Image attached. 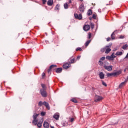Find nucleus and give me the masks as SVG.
<instances>
[{
  "instance_id": "nucleus-1",
  "label": "nucleus",
  "mask_w": 128,
  "mask_h": 128,
  "mask_svg": "<svg viewBox=\"0 0 128 128\" xmlns=\"http://www.w3.org/2000/svg\"><path fill=\"white\" fill-rule=\"evenodd\" d=\"M40 94L43 98H46L48 96V94L46 93V91L44 88L40 90Z\"/></svg>"
},
{
  "instance_id": "nucleus-2",
  "label": "nucleus",
  "mask_w": 128,
  "mask_h": 128,
  "mask_svg": "<svg viewBox=\"0 0 128 128\" xmlns=\"http://www.w3.org/2000/svg\"><path fill=\"white\" fill-rule=\"evenodd\" d=\"M112 43H110L109 45L106 46V51L105 54H110V52L112 50V49H110V48H112Z\"/></svg>"
},
{
  "instance_id": "nucleus-3",
  "label": "nucleus",
  "mask_w": 128,
  "mask_h": 128,
  "mask_svg": "<svg viewBox=\"0 0 128 128\" xmlns=\"http://www.w3.org/2000/svg\"><path fill=\"white\" fill-rule=\"evenodd\" d=\"M104 98H102V96L96 95L94 97V102H100V100H102Z\"/></svg>"
},
{
  "instance_id": "nucleus-4",
  "label": "nucleus",
  "mask_w": 128,
  "mask_h": 128,
  "mask_svg": "<svg viewBox=\"0 0 128 128\" xmlns=\"http://www.w3.org/2000/svg\"><path fill=\"white\" fill-rule=\"evenodd\" d=\"M79 8H80V12H81V14L84 12L85 8H84V3L82 2L80 4V6Z\"/></svg>"
},
{
  "instance_id": "nucleus-5",
  "label": "nucleus",
  "mask_w": 128,
  "mask_h": 128,
  "mask_svg": "<svg viewBox=\"0 0 128 128\" xmlns=\"http://www.w3.org/2000/svg\"><path fill=\"white\" fill-rule=\"evenodd\" d=\"M74 16L76 20H82V16L81 14H78L76 13L74 14Z\"/></svg>"
},
{
  "instance_id": "nucleus-6",
  "label": "nucleus",
  "mask_w": 128,
  "mask_h": 128,
  "mask_svg": "<svg viewBox=\"0 0 128 128\" xmlns=\"http://www.w3.org/2000/svg\"><path fill=\"white\" fill-rule=\"evenodd\" d=\"M104 68L108 72H112V66H104Z\"/></svg>"
},
{
  "instance_id": "nucleus-7",
  "label": "nucleus",
  "mask_w": 128,
  "mask_h": 128,
  "mask_svg": "<svg viewBox=\"0 0 128 128\" xmlns=\"http://www.w3.org/2000/svg\"><path fill=\"white\" fill-rule=\"evenodd\" d=\"M90 28V26L88 24L85 25L83 27L84 30L85 32H88V30H89Z\"/></svg>"
},
{
  "instance_id": "nucleus-8",
  "label": "nucleus",
  "mask_w": 128,
  "mask_h": 128,
  "mask_svg": "<svg viewBox=\"0 0 128 128\" xmlns=\"http://www.w3.org/2000/svg\"><path fill=\"white\" fill-rule=\"evenodd\" d=\"M54 118H55L56 120H58V119L60 118V114L59 113H55L54 115L53 116Z\"/></svg>"
},
{
  "instance_id": "nucleus-9",
  "label": "nucleus",
  "mask_w": 128,
  "mask_h": 128,
  "mask_svg": "<svg viewBox=\"0 0 128 128\" xmlns=\"http://www.w3.org/2000/svg\"><path fill=\"white\" fill-rule=\"evenodd\" d=\"M127 82V80H125L124 82H121L119 85V88H122L124 86H125Z\"/></svg>"
},
{
  "instance_id": "nucleus-10",
  "label": "nucleus",
  "mask_w": 128,
  "mask_h": 128,
  "mask_svg": "<svg viewBox=\"0 0 128 128\" xmlns=\"http://www.w3.org/2000/svg\"><path fill=\"white\" fill-rule=\"evenodd\" d=\"M99 78L100 80H104V74L102 72H100L99 73Z\"/></svg>"
},
{
  "instance_id": "nucleus-11",
  "label": "nucleus",
  "mask_w": 128,
  "mask_h": 128,
  "mask_svg": "<svg viewBox=\"0 0 128 128\" xmlns=\"http://www.w3.org/2000/svg\"><path fill=\"white\" fill-rule=\"evenodd\" d=\"M70 66V63H65L64 64H63V68H68Z\"/></svg>"
},
{
  "instance_id": "nucleus-12",
  "label": "nucleus",
  "mask_w": 128,
  "mask_h": 128,
  "mask_svg": "<svg viewBox=\"0 0 128 128\" xmlns=\"http://www.w3.org/2000/svg\"><path fill=\"white\" fill-rule=\"evenodd\" d=\"M43 105L45 106L46 108H48V110H50V104H48L46 102H43Z\"/></svg>"
},
{
  "instance_id": "nucleus-13",
  "label": "nucleus",
  "mask_w": 128,
  "mask_h": 128,
  "mask_svg": "<svg viewBox=\"0 0 128 128\" xmlns=\"http://www.w3.org/2000/svg\"><path fill=\"white\" fill-rule=\"evenodd\" d=\"M44 122V120L42 118L40 121L37 124V126L38 128H41L42 124V122Z\"/></svg>"
},
{
  "instance_id": "nucleus-14",
  "label": "nucleus",
  "mask_w": 128,
  "mask_h": 128,
  "mask_svg": "<svg viewBox=\"0 0 128 128\" xmlns=\"http://www.w3.org/2000/svg\"><path fill=\"white\" fill-rule=\"evenodd\" d=\"M43 126L44 128H50V124H48V122H44Z\"/></svg>"
},
{
  "instance_id": "nucleus-15",
  "label": "nucleus",
  "mask_w": 128,
  "mask_h": 128,
  "mask_svg": "<svg viewBox=\"0 0 128 128\" xmlns=\"http://www.w3.org/2000/svg\"><path fill=\"white\" fill-rule=\"evenodd\" d=\"M47 4L49 6H52L54 4V0H48L47 2Z\"/></svg>"
},
{
  "instance_id": "nucleus-16",
  "label": "nucleus",
  "mask_w": 128,
  "mask_h": 128,
  "mask_svg": "<svg viewBox=\"0 0 128 128\" xmlns=\"http://www.w3.org/2000/svg\"><path fill=\"white\" fill-rule=\"evenodd\" d=\"M114 76H119V74H122V70H119L117 72H114Z\"/></svg>"
},
{
  "instance_id": "nucleus-17",
  "label": "nucleus",
  "mask_w": 128,
  "mask_h": 128,
  "mask_svg": "<svg viewBox=\"0 0 128 128\" xmlns=\"http://www.w3.org/2000/svg\"><path fill=\"white\" fill-rule=\"evenodd\" d=\"M62 68H56V74H60L62 72Z\"/></svg>"
},
{
  "instance_id": "nucleus-18",
  "label": "nucleus",
  "mask_w": 128,
  "mask_h": 128,
  "mask_svg": "<svg viewBox=\"0 0 128 128\" xmlns=\"http://www.w3.org/2000/svg\"><path fill=\"white\" fill-rule=\"evenodd\" d=\"M92 42V39L89 40L86 42H85V46H88L90 44V42Z\"/></svg>"
},
{
  "instance_id": "nucleus-19",
  "label": "nucleus",
  "mask_w": 128,
  "mask_h": 128,
  "mask_svg": "<svg viewBox=\"0 0 128 128\" xmlns=\"http://www.w3.org/2000/svg\"><path fill=\"white\" fill-rule=\"evenodd\" d=\"M106 60H114V58H112L111 56H106Z\"/></svg>"
},
{
  "instance_id": "nucleus-20",
  "label": "nucleus",
  "mask_w": 128,
  "mask_h": 128,
  "mask_svg": "<svg viewBox=\"0 0 128 128\" xmlns=\"http://www.w3.org/2000/svg\"><path fill=\"white\" fill-rule=\"evenodd\" d=\"M92 10L89 9L87 12V16H92Z\"/></svg>"
},
{
  "instance_id": "nucleus-21",
  "label": "nucleus",
  "mask_w": 128,
  "mask_h": 128,
  "mask_svg": "<svg viewBox=\"0 0 128 128\" xmlns=\"http://www.w3.org/2000/svg\"><path fill=\"white\" fill-rule=\"evenodd\" d=\"M38 116V114H36V113H34L32 118L34 120H36V118Z\"/></svg>"
},
{
  "instance_id": "nucleus-22",
  "label": "nucleus",
  "mask_w": 128,
  "mask_h": 128,
  "mask_svg": "<svg viewBox=\"0 0 128 128\" xmlns=\"http://www.w3.org/2000/svg\"><path fill=\"white\" fill-rule=\"evenodd\" d=\"M114 32H116V30L114 32L111 34V38L112 40H114L116 38V36H114Z\"/></svg>"
},
{
  "instance_id": "nucleus-23",
  "label": "nucleus",
  "mask_w": 128,
  "mask_h": 128,
  "mask_svg": "<svg viewBox=\"0 0 128 128\" xmlns=\"http://www.w3.org/2000/svg\"><path fill=\"white\" fill-rule=\"evenodd\" d=\"M32 122V124H34V126H36V124H38V120L34 119Z\"/></svg>"
},
{
  "instance_id": "nucleus-24",
  "label": "nucleus",
  "mask_w": 128,
  "mask_h": 128,
  "mask_svg": "<svg viewBox=\"0 0 128 128\" xmlns=\"http://www.w3.org/2000/svg\"><path fill=\"white\" fill-rule=\"evenodd\" d=\"M116 56H122V52H117L116 53Z\"/></svg>"
},
{
  "instance_id": "nucleus-25",
  "label": "nucleus",
  "mask_w": 128,
  "mask_h": 128,
  "mask_svg": "<svg viewBox=\"0 0 128 128\" xmlns=\"http://www.w3.org/2000/svg\"><path fill=\"white\" fill-rule=\"evenodd\" d=\"M114 76V72H112V73H108L106 74V76L108 78L110 76Z\"/></svg>"
},
{
  "instance_id": "nucleus-26",
  "label": "nucleus",
  "mask_w": 128,
  "mask_h": 128,
  "mask_svg": "<svg viewBox=\"0 0 128 128\" xmlns=\"http://www.w3.org/2000/svg\"><path fill=\"white\" fill-rule=\"evenodd\" d=\"M64 8L65 10H68V3L64 4Z\"/></svg>"
},
{
  "instance_id": "nucleus-27",
  "label": "nucleus",
  "mask_w": 128,
  "mask_h": 128,
  "mask_svg": "<svg viewBox=\"0 0 128 128\" xmlns=\"http://www.w3.org/2000/svg\"><path fill=\"white\" fill-rule=\"evenodd\" d=\"M71 102H74V104L78 103V100L76 98H72L71 99Z\"/></svg>"
},
{
  "instance_id": "nucleus-28",
  "label": "nucleus",
  "mask_w": 128,
  "mask_h": 128,
  "mask_svg": "<svg viewBox=\"0 0 128 128\" xmlns=\"http://www.w3.org/2000/svg\"><path fill=\"white\" fill-rule=\"evenodd\" d=\"M87 38H88V40L90 39V38H92V33L88 32V36Z\"/></svg>"
},
{
  "instance_id": "nucleus-29",
  "label": "nucleus",
  "mask_w": 128,
  "mask_h": 128,
  "mask_svg": "<svg viewBox=\"0 0 128 128\" xmlns=\"http://www.w3.org/2000/svg\"><path fill=\"white\" fill-rule=\"evenodd\" d=\"M128 46V44H126L125 45L122 46V48H123V50H126Z\"/></svg>"
},
{
  "instance_id": "nucleus-30",
  "label": "nucleus",
  "mask_w": 128,
  "mask_h": 128,
  "mask_svg": "<svg viewBox=\"0 0 128 128\" xmlns=\"http://www.w3.org/2000/svg\"><path fill=\"white\" fill-rule=\"evenodd\" d=\"M74 62H76L74 58H72V60H70V64H74Z\"/></svg>"
},
{
  "instance_id": "nucleus-31",
  "label": "nucleus",
  "mask_w": 128,
  "mask_h": 128,
  "mask_svg": "<svg viewBox=\"0 0 128 128\" xmlns=\"http://www.w3.org/2000/svg\"><path fill=\"white\" fill-rule=\"evenodd\" d=\"M38 104L39 106H42V104H44V102H42V101H40Z\"/></svg>"
},
{
  "instance_id": "nucleus-32",
  "label": "nucleus",
  "mask_w": 128,
  "mask_h": 128,
  "mask_svg": "<svg viewBox=\"0 0 128 128\" xmlns=\"http://www.w3.org/2000/svg\"><path fill=\"white\" fill-rule=\"evenodd\" d=\"M100 52H106V46L101 48Z\"/></svg>"
},
{
  "instance_id": "nucleus-33",
  "label": "nucleus",
  "mask_w": 128,
  "mask_h": 128,
  "mask_svg": "<svg viewBox=\"0 0 128 128\" xmlns=\"http://www.w3.org/2000/svg\"><path fill=\"white\" fill-rule=\"evenodd\" d=\"M56 65H54V64H52V65H51L50 66V69H52V68H56Z\"/></svg>"
},
{
  "instance_id": "nucleus-34",
  "label": "nucleus",
  "mask_w": 128,
  "mask_h": 128,
  "mask_svg": "<svg viewBox=\"0 0 128 128\" xmlns=\"http://www.w3.org/2000/svg\"><path fill=\"white\" fill-rule=\"evenodd\" d=\"M102 84L104 86H108V84H106V83L104 82V80H102Z\"/></svg>"
},
{
  "instance_id": "nucleus-35",
  "label": "nucleus",
  "mask_w": 128,
  "mask_h": 128,
  "mask_svg": "<svg viewBox=\"0 0 128 128\" xmlns=\"http://www.w3.org/2000/svg\"><path fill=\"white\" fill-rule=\"evenodd\" d=\"M90 27L92 30L94 29V24L92 22L90 23Z\"/></svg>"
},
{
  "instance_id": "nucleus-36",
  "label": "nucleus",
  "mask_w": 128,
  "mask_h": 128,
  "mask_svg": "<svg viewBox=\"0 0 128 128\" xmlns=\"http://www.w3.org/2000/svg\"><path fill=\"white\" fill-rule=\"evenodd\" d=\"M98 62H99L100 66H102V64H104V62L100 60H99Z\"/></svg>"
},
{
  "instance_id": "nucleus-37",
  "label": "nucleus",
  "mask_w": 128,
  "mask_h": 128,
  "mask_svg": "<svg viewBox=\"0 0 128 128\" xmlns=\"http://www.w3.org/2000/svg\"><path fill=\"white\" fill-rule=\"evenodd\" d=\"M76 50L77 52H78V50H80V52H82V48H76Z\"/></svg>"
},
{
  "instance_id": "nucleus-38",
  "label": "nucleus",
  "mask_w": 128,
  "mask_h": 128,
  "mask_svg": "<svg viewBox=\"0 0 128 128\" xmlns=\"http://www.w3.org/2000/svg\"><path fill=\"white\" fill-rule=\"evenodd\" d=\"M106 60V57L102 56V58H100V61H102V60Z\"/></svg>"
},
{
  "instance_id": "nucleus-39",
  "label": "nucleus",
  "mask_w": 128,
  "mask_h": 128,
  "mask_svg": "<svg viewBox=\"0 0 128 128\" xmlns=\"http://www.w3.org/2000/svg\"><path fill=\"white\" fill-rule=\"evenodd\" d=\"M40 114L42 116H45L46 114V112H41Z\"/></svg>"
},
{
  "instance_id": "nucleus-40",
  "label": "nucleus",
  "mask_w": 128,
  "mask_h": 128,
  "mask_svg": "<svg viewBox=\"0 0 128 128\" xmlns=\"http://www.w3.org/2000/svg\"><path fill=\"white\" fill-rule=\"evenodd\" d=\"M92 18H94V20H96V16L94 14H92Z\"/></svg>"
},
{
  "instance_id": "nucleus-41",
  "label": "nucleus",
  "mask_w": 128,
  "mask_h": 128,
  "mask_svg": "<svg viewBox=\"0 0 128 128\" xmlns=\"http://www.w3.org/2000/svg\"><path fill=\"white\" fill-rule=\"evenodd\" d=\"M111 56L112 58H116V56H114V52L112 53V54H111Z\"/></svg>"
},
{
  "instance_id": "nucleus-42",
  "label": "nucleus",
  "mask_w": 128,
  "mask_h": 128,
  "mask_svg": "<svg viewBox=\"0 0 128 128\" xmlns=\"http://www.w3.org/2000/svg\"><path fill=\"white\" fill-rule=\"evenodd\" d=\"M59 8H60V6H58V4H57L56 6V10H58Z\"/></svg>"
},
{
  "instance_id": "nucleus-43",
  "label": "nucleus",
  "mask_w": 128,
  "mask_h": 128,
  "mask_svg": "<svg viewBox=\"0 0 128 128\" xmlns=\"http://www.w3.org/2000/svg\"><path fill=\"white\" fill-rule=\"evenodd\" d=\"M42 4H46V0H42Z\"/></svg>"
},
{
  "instance_id": "nucleus-44",
  "label": "nucleus",
  "mask_w": 128,
  "mask_h": 128,
  "mask_svg": "<svg viewBox=\"0 0 128 128\" xmlns=\"http://www.w3.org/2000/svg\"><path fill=\"white\" fill-rule=\"evenodd\" d=\"M41 86L42 88H46L44 84H42Z\"/></svg>"
},
{
  "instance_id": "nucleus-45",
  "label": "nucleus",
  "mask_w": 128,
  "mask_h": 128,
  "mask_svg": "<svg viewBox=\"0 0 128 128\" xmlns=\"http://www.w3.org/2000/svg\"><path fill=\"white\" fill-rule=\"evenodd\" d=\"M74 118H71V119H70V122H74Z\"/></svg>"
},
{
  "instance_id": "nucleus-46",
  "label": "nucleus",
  "mask_w": 128,
  "mask_h": 128,
  "mask_svg": "<svg viewBox=\"0 0 128 128\" xmlns=\"http://www.w3.org/2000/svg\"><path fill=\"white\" fill-rule=\"evenodd\" d=\"M51 70H52V69H50V68H49L48 70V74H50V72Z\"/></svg>"
},
{
  "instance_id": "nucleus-47",
  "label": "nucleus",
  "mask_w": 128,
  "mask_h": 128,
  "mask_svg": "<svg viewBox=\"0 0 128 128\" xmlns=\"http://www.w3.org/2000/svg\"><path fill=\"white\" fill-rule=\"evenodd\" d=\"M45 76H46V74H44V72H43L42 74V78H44Z\"/></svg>"
},
{
  "instance_id": "nucleus-48",
  "label": "nucleus",
  "mask_w": 128,
  "mask_h": 128,
  "mask_svg": "<svg viewBox=\"0 0 128 128\" xmlns=\"http://www.w3.org/2000/svg\"><path fill=\"white\" fill-rule=\"evenodd\" d=\"M110 38L108 37V38H106V41H107V42H110Z\"/></svg>"
},
{
  "instance_id": "nucleus-49",
  "label": "nucleus",
  "mask_w": 128,
  "mask_h": 128,
  "mask_svg": "<svg viewBox=\"0 0 128 128\" xmlns=\"http://www.w3.org/2000/svg\"><path fill=\"white\" fill-rule=\"evenodd\" d=\"M124 36H120V37H119V38H121V39H122L124 38Z\"/></svg>"
},
{
  "instance_id": "nucleus-50",
  "label": "nucleus",
  "mask_w": 128,
  "mask_h": 128,
  "mask_svg": "<svg viewBox=\"0 0 128 128\" xmlns=\"http://www.w3.org/2000/svg\"><path fill=\"white\" fill-rule=\"evenodd\" d=\"M124 58H128V52Z\"/></svg>"
},
{
  "instance_id": "nucleus-51",
  "label": "nucleus",
  "mask_w": 128,
  "mask_h": 128,
  "mask_svg": "<svg viewBox=\"0 0 128 128\" xmlns=\"http://www.w3.org/2000/svg\"><path fill=\"white\" fill-rule=\"evenodd\" d=\"M80 56H78L76 58V60H80Z\"/></svg>"
},
{
  "instance_id": "nucleus-52",
  "label": "nucleus",
  "mask_w": 128,
  "mask_h": 128,
  "mask_svg": "<svg viewBox=\"0 0 128 128\" xmlns=\"http://www.w3.org/2000/svg\"><path fill=\"white\" fill-rule=\"evenodd\" d=\"M117 48H114V50H113V51L114 52H116V50H117Z\"/></svg>"
},
{
  "instance_id": "nucleus-53",
  "label": "nucleus",
  "mask_w": 128,
  "mask_h": 128,
  "mask_svg": "<svg viewBox=\"0 0 128 128\" xmlns=\"http://www.w3.org/2000/svg\"><path fill=\"white\" fill-rule=\"evenodd\" d=\"M68 4H72V0H69Z\"/></svg>"
},
{
  "instance_id": "nucleus-54",
  "label": "nucleus",
  "mask_w": 128,
  "mask_h": 128,
  "mask_svg": "<svg viewBox=\"0 0 128 128\" xmlns=\"http://www.w3.org/2000/svg\"><path fill=\"white\" fill-rule=\"evenodd\" d=\"M101 10H101L100 9H98V12H100Z\"/></svg>"
},
{
  "instance_id": "nucleus-55",
  "label": "nucleus",
  "mask_w": 128,
  "mask_h": 128,
  "mask_svg": "<svg viewBox=\"0 0 128 128\" xmlns=\"http://www.w3.org/2000/svg\"><path fill=\"white\" fill-rule=\"evenodd\" d=\"M89 20H92V18L90 17Z\"/></svg>"
},
{
  "instance_id": "nucleus-56",
  "label": "nucleus",
  "mask_w": 128,
  "mask_h": 128,
  "mask_svg": "<svg viewBox=\"0 0 128 128\" xmlns=\"http://www.w3.org/2000/svg\"><path fill=\"white\" fill-rule=\"evenodd\" d=\"M66 126L64 124H63V126Z\"/></svg>"
},
{
  "instance_id": "nucleus-57",
  "label": "nucleus",
  "mask_w": 128,
  "mask_h": 128,
  "mask_svg": "<svg viewBox=\"0 0 128 128\" xmlns=\"http://www.w3.org/2000/svg\"><path fill=\"white\" fill-rule=\"evenodd\" d=\"M80 0V2H82V0Z\"/></svg>"
},
{
  "instance_id": "nucleus-58",
  "label": "nucleus",
  "mask_w": 128,
  "mask_h": 128,
  "mask_svg": "<svg viewBox=\"0 0 128 128\" xmlns=\"http://www.w3.org/2000/svg\"><path fill=\"white\" fill-rule=\"evenodd\" d=\"M124 72H126V69H125V70H124Z\"/></svg>"
},
{
  "instance_id": "nucleus-59",
  "label": "nucleus",
  "mask_w": 128,
  "mask_h": 128,
  "mask_svg": "<svg viewBox=\"0 0 128 128\" xmlns=\"http://www.w3.org/2000/svg\"><path fill=\"white\" fill-rule=\"evenodd\" d=\"M46 42H47L48 41H46Z\"/></svg>"
}]
</instances>
